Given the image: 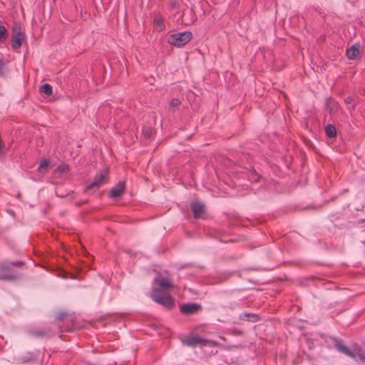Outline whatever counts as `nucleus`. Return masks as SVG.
<instances>
[{"label":"nucleus","instance_id":"obj_15","mask_svg":"<svg viewBox=\"0 0 365 365\" xmlns=\"http://www.w3.org/2000/svg\"><path fill=\"white\" fill-rule=\"evenodd\" d=\"M326 133L329 138H333L336 135V128L331 125H328L326 127Z\"/></svg>","mask_w":365,"mask_h":365},{"label":"nucleus","instance_id":"obj_13","mask_svg":"<svg viewBox=\"0 0 365 365\" xmlns=\"http://www.w3.org/2000/svg\"><path fill=\"white\" fill-rule=\"evenodd\" d=\"M154 25L156 29L159 31H163L164 29L163 21L161 17L155 16L154 19Z\"/></svg>","mask_w":365,"mask_h":365},{"label":"nucleus","instance_id":"obj_2","mask_svg":"<svg viewBox=\"0 0 365 365\" xmlns=\"http://www.w3.org/2000/svg\"><path fill=\"white\" fill-rule=\"evenodd\" d=\"M336 349L342 354L348 356L349 357L364 362L365 363V354L363 350L359 346H354L353 349L344 346L341 342H337L336 344Z\"/></svg>","mask_w":365,"mask_h":365},{"label":"nucleus","instance_id":"obj_22","mask_svg":"<svg viewBox=\"0 0 365 365\" xmlns=\"http://www.w3.org/2000/svg\"><path fill=\"white\" fill-rule=\"evenodd\" d=\"M351 101H352L351 98H350V97H347V98L345 99V103H346V104H349V103H351Z\"/></svg>","mask_w":365,"mask_h":365},{"label":"nucleus","instance_id":"obj_6","mask_svg":"<svg viewBox=\"0 0 365 365\" xmlns=\"http://www.w3.org/2000/svg\"><path fill=\"white\" fill-rule=\"evenodd\" d=\"M107 182V172L103 171L101 173L98 174L96 177L94 178L93 182L87 186V189H91L94 187H100L102 185L105 184Z\"/></svg>","mask_w":365,"mask_h":365},{"label":"nucleus","instance_id":"obj_3","mask_svg":"<svg viewBox=\"0 0 365 365\" xmlns=\"http://www.w3.org/2000/svg\"><path fill=\"white\" fill-rule=\"evenodd\" d=\"M192 37V34L190 31L179 32L170 34L168 36V43L176 46L182 47L187 44Z\"/></svg>","mask_w":365,"mask_h":365},{"label":"nucleus","instance_id":"obj_16","mask_svg":"<svg viewBox=\"0 0 365 365\" xmlns=\"http://www.w3.org/2000/svg\"><path fill=\"white\" fill-rule=\"evenodd\" d=\"M7 38V31L4 26H0V43L4 42Z\"/></svg>","mask_w":365,"mask_h":365},{"label":"nucleus","instance_id":"obj_20","mask_svg":"<svg viewBox=\"0 0 365 365\" xmlns=\"http://www.w3.org/2000/svg\"><path fill=\"white\" fill-rule=\"evenodd\" d=\"M247 317L248 319L250 321L255 322L257 320V317L255 314H249Z\"/></svg>","mask_w":365,"mask_h":365},{"label":"nucleus","instance_id":"obj_21","mask_svg":"<svg viewBox=\"0 0 365 365\" xmlns=\"http://www.w3.org/2000/svg\"><path fill=\"white\" fill-rule=\"evenodd\" d=\"M58 169L61 172H66L68 170V166L66 165H63L60 166Z\"/></svg>","mask_w":365,"mask_h":365},{"label":"nucleus","instance_id":"obj_11","mask_svg":"<svg viewBox=\"0 0 365 365\" xmlns=\"http://www.w3.org/2000/svg\"><path fill=\"white\" fill-rule=\"evenodd\" d=\"M197 309V304H185L182 307V312L185 314H190L194 312Z\"/></svg>","mask_w":365,"mask_h":365},{"label":"nucleus","instance_id":"obj_12","mask_svg":"<svg viewBox=\"0 0 365 365\" xmlns=\"http://www.w3.org/2000/svg\"><path fill=\"white\" fill-rule=\"evenodd\" d=\"M48 165H49V162L47 160L43 159V160H41L39 166L38 168V172L41 173H46L48 170Z\"/></svg>","mask_w":365,"mask_h":365},{"label":"nucleus","instance_id":"obj_19","mask_svg":"<svg viewBox=\"0 0 365 365\" xmlns=\"http://www.w3.org/2000/svg\"><path fill=\"white\" fill-rule=\"evenodd\" d=\"M180 104V101L178 99H173L170 103L172 107H178Z\"/></svg>","mask_w":365,"mask_h":365},{"label":"nucleus","instance_id":"obj_1","mask_svg":"<svg viewBox=\"0 0 365 365\" xmlns=\"http://www.w3.org/2000/svg\"><path fill=\"white\" fill-rule=\"evenodd\" d=\"M155 282L163 290L160 291L158 289H153L151 294L153 299L165 307H171L173 304V299L166 292L167 289L173 287L171 279L168 277H158L155 279Z\"/></svg>","mask_w":365,"mask_h":365},{"label":"nucleus","instance_id":"obj_4","mask_svg":"<svg viewBox=\"0 0 365 365\" xmlns=\"http://www.w3.org/2000/svg\"><path fill=\"white\" fill-rule=\"evenodd\" d=\"M25 41V34L19 26H16L13 29L11 46L14 50L21 48L23 42Z\"/></svg>","mask_w":365,"mask_h":365},{"label":"nucleus","instance_id":"obj_10","mask_svg":"<svg viewBox=\"0 0 365 365\" xmlns=\"http://www.w3.org/2000/svg\"><path fill=\"white\" fill-rule=\"evenodd\" d=\"M191 207L195 217H200L205 211L204 205L199 202H193Z\"/></svg>","mask_w":365,"mask_h":365},{"label":"nucleus","instance_id":"obj_17","mask_svg":"<svg viewBox=\"0 0 365 365\" xmlns=\"http://www.w3.org/2000/svg\"><path fill=\"white\" fill-rule=\"evenodd\" d=\"M143 134L145 137L150 138L153 135V130L150 128H143Z\"/></svg>","mask_w":365,"mask_h":365},{"label":"nucleus","instance_id":"obj_23","mask_svg":"<svg viewBox=\"0 0 365 365\" xmlns=\"http://www.w3.org/2000/svg\"><path fill=\"white\" fill-rule=\"evenodd\" d=\"M331 103L333 105L332 108H336L338 105L334 102H331Z\"/></svg>","mask_w":365,"mask_h":365},{"label":"nucleus","instance_id":"obj_14","mask_svg":"<svg viewBox=\"0 0 365 365\" xmlns=\"http://www.w3.org/2000/svg\"><path fill=\"white\" fill-rule=\"evenodd\" d=\"M40 91L41 93L50 96L52 93V87L51 85L46 83L41 87Z\"/></svg>","mask_w":365,"mask_h":365},{"label":"nucleus","instance_id":"obj_8","mask_svg":"<svg viewBox=\"0 0 365 365\" xmlns=\"http://www.w3.org/2000/svg\"><path fill=\"white\" fill-rule=\"evenodd\" d=\"M16 278V276L10 271L9 264H4L1 267L0 279L11 280Z\"/></svg>","mask_w":365,"mask_h":365},{"label":"nucleus","instance_id":"obj_5","mask_svg":"<svg viewBox=\"0 0 365 365\" xmlns=\"http://www.w3.org/2000/svg\"><path fill=\"white\" fill-rule=\"evenodd\" d=\"M182 343L187 346L195 347L198 345L205 346L208 344L207 341L202 339L199 336H189L182 340Z\"/></svg>","mask_w":365,"mask_h":365},{"label":"nucleus","instance_id":"obj_9","mask_svg":"<svg viewBox=\"0 0 365 365\" xmlns=\"http://www.w3.org/2000/svg\"><path fill=\"white\" fill-rule=\"evenodd\" d=\"M360 53V45L354 44L351 48L347 49L346 56L348 58L354 60L356 59Z\"/></svg>","mask_w":365,"mask_h":365},{"label":"nucleus","instance_id":"obj_18","mask_svg":"<svg viewBox=\"0 0 365 365\" xmlns=\"http://www.w3.org/2000/svg\"><path fill=\"white\" fill-rule=\"evenodd\" d=\"M6 73V66L1 57H0V76H4Z\"/></svg>","mask_w":365,"mask_h":365},{"label":"nucleus","instance_id":"obj_7","mask_svg":"<svg viewBox=\"0 0 365 365\" xmlns=\"http://www.w3.org/2000/svg\"><path fill=\"white\" fill-rule=\"evenodd\" d=\"M125 184L124 182H119L115 187H113L110 192V197L113 198L120 197L125 191Z\"/></svg>","mask_w":365,"mask_h":365}]
</instances>
